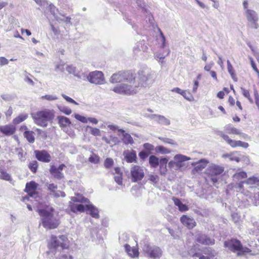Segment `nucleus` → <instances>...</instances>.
I'll use <instances>...</instances> for the list:
<instances>
[{"label": "nucleus", "instance_id": "obj_33", "mask_svg": "<svg viewBox=\"0 0 259 259\" xmlns=\"http://www.w3.org/2000/svg\"><path fill=\"white\" fill-rule=\"evenodd\" d=\"M58 122L61 127H67L71 124L69 119L63 116H58Z\"/></svg>", "mask_w": 259, "mask_h": 259}, {"label": "nucleus", "instance_id": "obj_10", "mask_svg": "<svg viewBox=\"0 0 259 259\" xmlns=\"http://www.w3.org/2000/svg\"><path fill=\"white\" fill-rule=\"evenodd\" d=\"M130 174L132 182L137 183L141 181L144 177V169L139 165H133L131 168Z\"/></svg>", "mask_w": 259, "mask_h": 259}, {"label": "nucleus", "instance_id": "obj_29", "mask_svg": "<svg viewBox=\"0 0 259 259\" xmlns=\"http://www.w3.org/2000/svg\"><path fill=\"white\" fill-rule=\"evenodd\" d=\"M124 247L126 252L130 256L135 257L139 255V251L137 248L135 247H131L128 244H125Z\"/></svg>", "mask_w": 259, "mask_h": 259}, {"label": "nucleus", "instance_id": "obj_2", "mask_svg": "<svg viewBox=\"0 0 259 259\" xmlns=\"http://www.w3.org/2000/svg\"><path fill=\"white\" fill-rule=\"evenodd\" d=\"M54 209L51 208V211L44 209H38L37 211L41 217L42 226L48 229H54L60 224L59 220L52 213Z\"/></svg>", "mask_w": 259, "mask_h": 259}, {"label": "nucleus", "instance_id": "obj_3", "mask_svg": "<svg viewBox=\"0 0 259 259\" xmlns=\"http://www.w3.org/2000/svg\"><path fill=\"white\" fill-rule=\"evenodd\" d=\"M138 80L136 84L139 89L140 87H146L152 84L157 77L156 72L149 68L140 70L138 72Z\"/></svg>", "mask_w": 259, "mask_h": 259}, {"label": "nucleus", "instance_id": "obj_21", "mask_svg": "<svg viewBox=\"0 0 259 259\" xmlns=\"http://www.w3.org/2000/svg\"><path fill=\"white\" fill-rule=\"evenodd\" d=\"M85 210L88 214H90L93 218L98 219L99 218V211L97 207L93 204L85 205Z\"/></svg>", "mask_w": 259, "mask_h": 259}, {"label": "nucleus", "instance_id": "obj_45", "mask_svg": "<svg viewBox=\"0 0 259 259\" xmlns=\"http://www.w3.org/2000/svg\"><path fill=\"white\" fill-rule=\"evenodd\" d=\"M60 16H59V20H57V21L61 22H64L66 24H70L71 23V18L69 17H66L65 15L62 13H59Z\"/></svg>", "mask_w": 259, "mask_h": 259}, {"label": "nucleus", "instance_id": "obj_18", "mask_svg": "<svg viewBox=\"0 0 259 259\" xmlns=\"http://www.w3.org/2000/svg\"><path fill=\"white\" fill-rule=\"evenodd\" d=\"M181 223L189 229H193L196 225L194 219L188 217L186 215H183L181 218Z\"/></svg>", "mask_w": 259, "mask_h": 259}, {"label": "nucleus", "instance_id": "obj_24", "mask_svg": "<svg viewBox=\"0 0 259 259\" xmlns=\"http://www.w3.org/2000/svg\"><path fill=\"white\" fill-rule=\"evenodd\" d=\"M0 179L8 181L10 183L13 181L11 175L8 173L6 170L2 167H0Z\"/></svg>", "mask_w": 259, "mask_h": 259}, {"label": "nucleus", "instance_id": "obj_31", "mask_svg": "<svg viewBox=\"0 0 259 259\" xmlns=\"http://www.w3.org/2000/svg\"><path fill=\"white\" fill-rule=\"evenodd\" d=\"M172 200L174 204L178 207L180 211L184 212L188 210V207L186 204L182 203L180 199L174 197Z\"/></svg>", "mask_w": 259, "mask_h": 259}, {"label": "nucleus", "instance_id": "obj_38", "mask_svg": "<svg viewBox=\"0 0 259 259\" xmlns=\"http://www.w3.org/2000/svg\"><path fill=\"white\" fill-rule=\"evenodd\" d=\"M49 5V9L50 12V13L52 14V15L54 17L55 19L57 20H59V16H60V15L59 13H61L59 12L58 9L56 8V7L53 5L52 4H51Z\"/></svg>", "mask_w": 259, "mask_h": 259}, {"label": "nucleus", "instance_id": "obj_52", "mask_svg": "<svg viewBox=\"0 0 259 259\" xmlns=\"http://www.w3.org/2000/svg\"><path fill=\"white\" fill-rule=\"evenodd\" d=\"M148 180H149L153 184H157L159 180V177L156 175L150 174L148 176Z\"/></svg>", "mask_w": 259, "mask_h": 259}, {"label": "nucleus", "instance_id": "obj_32", "mask_svg": "<svg viewBox=\"0 0 259 259\" xmlns=\"http://www.w3.org/2000/svg\"><path fill=\"white\" fill-rule=\"evenodd\" d=\"M50 173L54 177L58 180H61L64 177V175L61 171H58L57 167L55 165H52L50 169Z\"/></svg>", "mask_w": 259, "mask_h": 259}, {"label": "nucleus", "instance_id": "obj_15", "mask_svg": "<svg viewBox=\"0 0 259 259\" xmlns=\"http://www.w3.org/2000/svg\"><path fill=\"white\" fill-rule=\"evenodd\" d=\"M34 153L36 159L39 161L48 163L51 160L50 154L46 150H35Z\"/></svg>", "mask_w": 259, "mask_h": 259}, {"label": "nucleus", "instance_id": "obj_61", "mask_svg": "<svg viewBox=\"0 0 259 259\" xmlns=\"http://www.w3.org/2000/svg\"><path fill=\"white\" fill-rule=\"evenodd\" d=\"M41 99H46L48 101H53V100H56L58 99V98L56 96L51 95H46L42 96L41 97Z\"/></svg>", "mask_w": 259, "mask_h": 259}, {"label": "nucleus", "instance_id": "obj_57", "mask_svg": "<svg viewBox=\"0 0 259 259\" xmlns=\"http://www.w3.org/2000/svg\"><path fill=\"white\" fill-rule=\"evenodd\" d=\"M1 98L6 102H9L13 100L14 96L10 94H4L1 95Z\"/></svg>", "mask_w": 259, "mask_h": 259}, {"label": "nucleus", "instance_id": "obj_44", "mask_svg": "<svg viewBox=\"0 0 259 259\" xmlns=\"http://www.w3.org/2000/svg\"><path fill=\"white\" fill-rule=\"evenodd\" d=\"M136 3L137 4V6L141 8L142 10V12H143L144 13H145L146 15H150V13L149 11L147 10V9L145 8V3L143 2V0H137Z\"/></svg>", "mask_w": 259, "mask_h": 259}, {"label": "nucleus", "instance_id": "obj_63", "mask_svg": "<svg viewBox=\"0 0 259 259\" xmlns=\"http://www.w3.org/2000/svg\"><path fill=\"white\" fill-rule=\"evenodd\" d=\"M254 95L255 99V104L256 105L258 109H259V94L256 90L254 91Z\"/></svg>", "mask_w": 259, "mask_h": 259}, {"label": "nucleus", "instance_id": "obj_28", "mask_svg": "<svg viewBox=\"0 0 259 259\" xmlns=\"http://www.w3.org/2000/svg\"><path fill=\"white\" fill-rule=\"evenodd\" d=\"M245 184L250 185L251 187H259V178L251 177L245 180Z\"/></svg>", "mask_w": 259, "mask_h": 259}, {"label": "nucleus", "instance_id": "obj_41", "mask_svg": "<svg viewBox=\"0 0 259 259\" xmlns=\"http://www.w3.org/2000/svg\"><path fill=\"white\" fill-rule=\"evenodd\" d=\"M149 162L153 167H156L159 164L158 158L154 155H151L149 157Z\"/></svg>", "mask_w": 259, "mask_h": 259}, {"label": "nucleus", "instance_id": "obj_23", "mask_svg": "<svg viewBox=\"0 0 259 259\" xmlns=\"http://www.w3.org/2000/svg\"><path fill=\"white\" fill-rule=\"evenodd\" d=\"M66 70L70 74H73L75 76L78 78H82L83 77H85V74L83 73H81L75 67L72 65H67L66 68Z\"/></svg>", "mask_w": 259, "mask_h": 259}, {"label": "nucleus", "instance_id": "obj_54", "mask_svg": "<svg viewBox=\"0 0 259 259\" xmlns=\"http://www.w3.org/2000/svg\"><path fill=\"white\" fill-rule=\"evenodd\" d=\"M183 97L188 101H192L193 99V97L189 92L183 91L182 95Z\"/></svg>", "mask_w": 259, "mask_h": 259}, {"label": "nucleus", "instance_id": "obj_48", "mask_svg": "<svg viewBox=\"0 0 259 259\" xmlns=\"http://www.w3.org/2000/svg\"><path fill=\"white\" fill-rule=\"evenodd\" d=\"M87 130H90V134L93 136H98L101 135V131L97 128L93 127L90 126H87Z\"/></svg>", "mask_w": 259, "mask_h": 259}, {"label": "nucleus", "instance_id": "obj_64", "mask_svg": "<svg viewBox=\"0 0 259 259\" xmlns=\"http://www.w3.org/2000/svg\"><path fill=\"white\" fill-rule=\"evenodd\" d=\"M253 199V203L256 206L259 205V192L254 194Z\"/></svg>", "mask_w": 259, "mask_h": 259}, {"label": "nucleus", "instance_id": "obj_5", "mask_svg": "<svg viewBox=\"0 0 259 259\" xmlns=\"http://www.w3.org/2000/svg\"><path fill=\"white\" fill-rule=\"evenodd\" d=\"M224 246L233 252H237L238 256L243 255L245 253H249L250 249L243 247L241 242L237 239L232 238L224 242Z\"/></svg>", "mask_w": 259, "mask_h": 259}, {"label": "nucleus", "instance_id": "obj_26", "mask_svg": "<svg viewBox=\"0 0 259 259\" xmlns=\"http://www.w3.org/2000/svg\"><path fill=\"white\" fill-rule=\"evenodd\" d=\"M168 166L170 168H173L175 170H182L183 168L185 167V164H182L178 161H170L168 163Z\"/></svg>", "mask_w": 259, "mask_h": 259}, {"label": "nucleus", "instance_id": "obj_51", "mask_svg": "<svg viewBox=\"0 0 259 259\" xmlns=\"http://www.w3.org/2000/svg\"><path fill=\"white\" fill-rule=\"evenodd\" d=\"M114 164L113 160L111 158H107L104 161V166L107 169H110Z\"/></svg>", "mask_w": 259, "mask_h": 259}, {"label": "nucleus", "instance_id": "obj_56", "mask_svg": "<svg viewBox=\"0 0 259 259\" xmlns=\"http://www.w3.org/2000/svg\"><path fill=\"white\" fill-rule=\"evenodd\" d=\"M74 117L78 120L80 121V122L86 123L88 122V118L82 116L81 115H79L78 114H74Z\"/></svg>", "mask_w": 259, "mask_h": 259}, {"label": "nucleus", "instance_id": "obj_50", "mask_svg": "<svg viewBox=\"0 0 259 259\" xmlns=\"http://www.w3.org/2000/svg\"><path fill=\"white\" fill-rule=\"evenodd\" d=\"M100 157L96 154H92L89 158V161L94 164H98L100 162Z\"/></svg>", "mask_w": 259, "mask_h": 259}, {"label": "nucleus", "instance_id": "obj_62", "mask_svg": "<svg viewBox=\"0 0 259 259\" xmlns=\"http://www.w3.org/2000/svg\"><path fill=\"white\" fill-rule=\"evenodd\" d=\"M159 139L165 143H168L171 145H175L176 144V142L174 140L171 139L166 138H163V137H159Z\"/></svg>", "mask_w": 259, "mask_h": 259}, {"label": "nucleus", "instance_id": "obj_1", "mask_svg": "<svg viewBox=\"0 0 259 259\" xmlns=\"http://www.w3.org/2000/svg\"><path fill=\"white\" fill-rule=\"evenodd\" d=\"M34 123L37 125L46 127L49 122H52L55 117V111L53 110L45 109L31 114Z\"/></svg>", "mask_w": 259, "mask_h": 259}, {"label": "nucleus", "instance_id": "obj_46", "mask_svg": "<svg viewBox=\"0 0 259 259\" xmlns=\"http://www.w3.org/2000/svg\"><path fill=\"white\" fill-rule=\"evenodd\" d=\"M72 200L74 202H79L83 203H87L89 202L88 199L83 197L82 195H77L76 196L72 197Z\"/></svg>", "mask_w": 259, "mask_h": 259}, {"label": "nucleus", "instance_id": "obj_6", "mask_svg": "<svg viewBox=\"0 0 259 259\" xmlns=\"http://www.w3.org/2000/svg\"><path fill=\"white\" fill-rule=\"evenodd\" d=\"M136 76L134 73L130 71H119L113 73L109 79L112 83H120L122 81H127L132 83L135 82Z\"/></svg>", "mask_w": 259, "mask_h": 259}, {"label": "nucleus", "instance_id": "obj_12", "mask_svg": "<svg viewBox=\"0 0 259 259\" xmlns=\"http://www.w3.org/2000/svg\"><path fill=\"white\" fill-rule=\"evenodd\" d=\"M91 83L95 84H103L105 81L104 74L100 71H94L89 73L85 77Z\"/></svg>", "mask_w": 259, "mask_h": 259}, {"label": "nucleus", "instance_id": "obj_59", "mask_svg": "<svg viewBox=\"0 0 259 259\" xmlns=\"http://www.w3.org/2000/svg\"><path fill=\"white\" fill-rule=\"evenodd\" d=\"M241 90L242 91V93L243 95L245 98H247L249 100V101H250V102L252 103L253 101L250 97V94H249V91L243 88H241Z\"/></svg>", "mask_w": 259, "mask_h": 259}, {"label": "nucleus", "instance_id": "obj_27", "mask_svg": "<svg viewBox=\"0 0 259 259\" xmlns=\"http://www.w3.org/2000/svg\"><path fill=\"white\" fill-rule=\"evenodd\" d=\"M118 131L122 134V141L125 144H133L134 140L129 134L125 133V131L122 129L118 130Z\"/></svg>", "mask_w": 259, "mask_h": 259}, {"label": "nucleus", "instance_id": "obj_58", "mask_svg": "<svg viewBox=\"0 0 259 259\" xmlns=\"http://www.w3.org/2000/svg\"><path fill=\"white\" fill-rule=\"evenodd\" d=\"M156 150L157 152L162 154H166L169 153V150L165 148L162 146H158L156 147Z\"/></svg>", "mask_w": 259, "mask_h": 259}, {"label": "nucleus", "instance_id": "obj_53", "mask_svg": "<svg viewBox=\"0 0 259 259\" xmlns=\"http://www.w3.org/2000/svg\"><path fill=\"white\" fill-rule=\"evenodd\" d=\"M189 254L191 255L192 256L198 257L199 259H210L209 256L203 255L200 252H196L193 254L192 252H191V250H190L189 252Z\"/></svg>", "mask_w": 259, "mask_h": 259}, {"label": "nucleus", "instance_id": "obj_60", "mask_svg": "<svg viewBox=\"0 0 259 259\" xmlns=\"http://www.w3.org/2000/svg\"><path fill=\"white\" fill-rule=\"evenodd\" d=\"M245 180L237 183L234 185V188H237L238 191H241L243 190V184H245Z\"/></svg>", "mask_w": 259, "mask_h": 259}, {"label": "nucleus", "instance_id": "obj_4", "mask_svg": "<svg viewBox=\"0 0 259 259\" xmlns=\"http://www.w3.org/2000/svg\"><path fill=\"white\" fill-rule=\"evenodd\" d=\"M114 93L123 95H133L138 92V86L137 85L136 81L132 83H122L115 85L112 90Z\"/></svg>", "mask_w": 259, "mask_h": 259}, {"label": "nucleus", "instance_id": "obj_8", "mask_svg": "<svg viewBox=\"0 0 259 259\" xmlns=\"http://www.w3.org/2000/svg\"><path fill=\"white\" fill-rule=\"evenodd\" d=\"M143 250L146 255L152 258H159L162 254V251L160 248L155 245H150L145 244L143 247Z\"/></svg>", "mask_w": 259, "mask_h": 259}, {"label": "nucleus", "instance_id": "obj_39", "mask_svg": "<svg viewBox=\"0 0 259 259\" xmlns=\"http://www.w3.org/2000/svg\"><path fill=\"white\" fill-rule=\"evenodd\" d=\"M24 137L30 143H33L35 141L34 132L30 131H25L23 134Z\"/></svg>", "mask_w": 259, "mask_h": 259}, {"label": "nucleus", "instance_id": "obj_40", "mask_svg": "<svg viewBox=\"0 0 259 259\" xmlns=\"http://www.w3.org/2000/svg\"><path fill=\"white\" fill-rule=\"evenodd\" d=\"M174 158L175 161H178L182 164H185V161L190 159V157L180 154L176 155Z\"/></svg>", "mask_w": 259, "mask_h": 259}, {"label": "nucleus", "instance_id": "obj_25", "mask_svg": "<svg viewBox=\"0 0 259 259\" xmlns=\"http://www.w3.org/2000/svg\"><path fill=\"white\" fill-rule=\"evenodd\" d=\"M124 158L126 162L128 163H132L136 162L137 155L136 151L132 150L131 152H128L126 154L124 153Z\"/></svg>", "mask_w": 259, "mask_h": 259}, {"label": "nucleus", "instance_id": "obj_34", "mask_svg": "<svg viewBox=\"0 0 259 259\" xmlns=\"http://www.w3.org/2000/svg\"><path fill=\"white\" fill-rule=\"evenodd\" d=\"M227 69L229 73L230 74L232 79L236 82L238 80V79L236 77V74L235 73V70L233 68V67L232 66V64H231L230 61L228 60L227 61Z\"/></svg>", "mask_w": 259, "mask_h": 259}, {"label": "nucleus", "instance_id": "obj_49", "mask_svg": "<svg viewBox=\"0 0 259 259\" xmlns=\"http://www.w3.org/2000/svg\"><path fill=\"white\" fill-rule=\"evenodd\" d=\"M57 107L61 112L66 115H70L72 112L71 109L68 107L63 105H58Z\"/></svg>", "mask_w": 259, "mask_h": 259}, {"label": "nucleus", "instance_id": "obj_17", "mask_svg": "<svg viewBox=\"0 0 259 259\" xmlns=\"http://www.w3.org/2000/svg\"><path fill=\"white\" fill-rule=\"evenodd\" d=\"M224 128L228 134L239 135L241 138L244 139H246L248 137L246 134L242 133L240 130L233 127L231 124L226 125Z\"/></svg>", "mask_w": 259, "mask_h": 259}, {"label": "nucleus", "instance_id": "obj_11", "mask_svg": "<svg viewBox=\"0 0 259 259\" xmlns=\"http://www.w3.org/2000/svg\"><path fill=\"white\" fill-rule=\"evenodd\" d=\"M244 15L248 21V25L252 28L257 29L259 25L257 23L258 16L257 13L253 10H246Z\"/></svg>", "mask_w": 259, "mask_h": 259}, {"label": "nucleus", "instance_id": "obj_22", "mask_svg": "<svg viewBox=\"0 0 259 259\" xmlns=\"http://www.w3.org/2000/svg\"><path fill=\"white\" fill-rule=\"evenodd\" d=\"M226 139L229 141V143L232 147L235 148L236 147H242L244 148H247L249 146L247 143L242 142L241 141H235L229 138V137H225Z\"/></svg>", "mask_w": 259, "mask_h": 259}, {"label": "nucleus", "instance_id": "obj_16", "mask_svg": "<svg viewBox=\"0 0 259 259\" xmlns=\"http://www.w3.org/2000/svg\"><path fill=\"white\" fill-rule=\"evenodd\" d=\"M208 163V161L205 159H201L197 162L192 163V165L195 166L192 169L193 174L201 171L206 166Z\"/></svg>", "mask_w": 259, "mask_h": 259}, {"label": "nucleus", "instance_id": "obj_30", "mask_svg": "<svg viewBox=\"0 0 259 259\" xmlns=\"http://www.w3.org/2000/svg\"><path fill=\"white\" fill-rule=\"evenodd\" d=\"M71 210L73 212H84L85 207L81 204L72 203L70 205Z\"/></svg>", "mask_w": 259, "mask_h": 259}, {"label": "nucleus", "instance_id": "obj_13", "mask_svg": "<svg viewBox=\"0 0 259 259\" xmlns=\"http://www.w3.org/2000/svg\"><path fill=\"white\" fill-rule=\"evenodd\" d=\"M144 116L149 119H153L157 123L161 125H169L170 124V120L163 115L155 114H145Z\"/></svg>", "mask_w": 259, "mask_h": 259}, {"label": "nucleus", "instance_id": "obj_9", "mask_svg": "<svg viewBox=\"0 0 259 259\" xmlns=\"http://www.w3.org/2000/svg\"><path fill=\"white\" fill-rule=\"evenodd\" d=\"M207 174L211 176V181L214 184L218 182L219 179L217 177L218 175L222 174L224 171V167L222 166L215 164H211L207 167Z\"/></svg>", "mask_w": 259, "mask_h": 259}, {"label": "nucleus", "instance_id": "obj_42", "mask_svg": "<svg viewBox=\"0 0 259 259\" xmlns=\"http://www.w3.org/2000/svg\"><path fill=\"white\" fill-rule=\"evenodd\" d=\"M246 177L247 174L243 171L235 173L233 177L234 181H239L240 180L245 179Z\"/></svg>", "mask_w": 259, "mask_h": 259}, {"label": "nucleus", "instance_id": "obj_55", "mask_svg": "<svg viewBox=\"0 0 259 259\" xmlns=\"http://www.w3.org/2000/svg\"><path fill=\"white\" fill-rule=\"evenodd\" d=\"M51 196H53L54 197H64L65 196V193L64 192L61 191H55L53 193H50Z\"/></svg>", "mask_w": 259, "mask_h": 259}, {"label": "nucleus", "instance_id": "obj_47", "mask_svg": "<svg viewBox=\"0 0 259 259\" xmlns=\"http://www.w3.org/2000/svg\"><path fill=\"white\" fill-rule=\"evenodd\" d=\"M28 167L33 173H36L38 167V162L36 160L32 161L28 164Z\"/></svg>", "mask_w": 259, "mask_h": 259}, {"label": "nucleus", "instance_id": "obj_19", "mask_svg": "<svg viewBox=\"0 0 259 259\" xmlns=\"http://www.w3.org/2000/svg\"><path fill=\"white\" fill-rule=\"evenodd\" d=\"M16 130V127L13 125H0V132L6 136L13 135Z\"/></svg>", "mask_w": 259, "mask_h": 259}, {"label": "nucleus", "instance_id": "obj_7", "mask_svg": "<svg viewBox=\"0 0 259 259\" xmlns=\"http://www.w3.org/2000/svg\"><path fill=\"white\" fill-rule=\"evenodd\" d=\"M49 247L52 252H54L53 250H59V248L61 249L67 248L68 247L67 238L63 235L59 236L52 235L49 243Z\"/></svg>", "mask_w": 259, "mask_h": 259}, {"label": "nucleus", "instance_id": "obj_20", "mask_svg": "<svg viewBox=\"0 0 259 259\" xmlns=\"http://www.w3.org/2000/svg\"><path fill=\"white\" fill-rule=\"evenodd\" d=\"M37 184L34 181H31L26 184L25 191L31 197H33L36 194V189L37 187Z\"/></svg>", "mask_w": 259, "mask_h": 259}, {"label": "nucleus", "instance_id": "obj_14", "mask_svg": "<svg viewBox=\"0 0 259 259\" xmlns=\"http://www.w3.org/2000/svg\"><path fill=\"white\" fill-rule=\"evenodd\" d=\"M196 240L198 243L206 245H212L215 243V240L204 234H199L196 236Z\"/></svg>", "mask_w": 259, "mask_h": 259}, {"label": "nucleus", "instance_id": "obj_43", "mask_svg": "<svg viewBox=\"0 0 259 259\" xmlns=\"http://www.w3.org/2000/svg\"><path fill=\"white\" fill-rule=\"evenodd\" d=\"M27 117V114L19 115L18 116L16 117L13 120V123L15 125L19 124L20 123L22 122V121L26 119Z\"/></svg>", "mask_w": 259, "mask_h": 259}, {"label": "nucleus", "instance_id": "obj_37", "mask_svg": "<svg viewBox=\"0 0 259 259\" xmlns=\"http://www.w3.org/2000/svg\"><path fill=\"white\" fill-rule=\"evenodd\" d=\"M146 48L147 47L144 45L143 41H139L136 44L133 48V51L135 54H138L141 50L146 51Z\"/></svg>", "mask_w": 259, "mask_h": 259}, {"label": "nucleus", "instance_id": "obj_35", "mask_svg": "<svg viewBox=\"0 0 259 259\" xmlns=\"http://www.w3.org/2000/svg\"><path fill=\"white\" fill-rule=\"evenodd\" d=\"M160 163V172L161 175H165L166 172V163L168 160L166 158H162L159 160Z\"/></svg>", "mask_w": 259, "mask_h": 259}, {"label": "nucleus", "instance_id": "obj_36", "mask_svg": "<svg viewBox=\"0 0 259 259\" xmlns=\"http://www.w3.org/2000/svg\"><path fill=\"white\" fill-rule=\"evenodd\" d=\"M201 253L206 255L210 258L215 256L217 254L215 251L210 247L203 248L201 250Z\"/></svg>", "mask_w": 259, "mask_h": 259}]
</instances>
